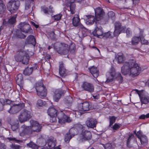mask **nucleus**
Wrapping results in <instances>:
<instances>
[{"mask_svg":"<svg viewBox=\"0 0 149 149\" xmlns=\"http://www.w3.org/2000/svg\"><path fill=\"white\" fill-rule=\"evenodd\" d=\"M27 145L28 146L33 149H37L38 148V146L32 141H31L29 143L27 144Z\"/></svg>","mask_w":149,"mask_h":149,"instance_id":"obj_39","label":"nucleus"},{"mask_svg":"<svg viewBox=\"0 0 149 149\" xmlns=\"http://www.w3.org/2000/svg\"><path fill=\"white\" fill-rule=\"evenodd\" d=\"M62 16V15L61 14L54 15V19L57 21H58L61 19Z\"/></svg>","mask_w":149,"mask_h":149,"instance_id":"obj_53","label":"nucleus"},{"mask_svg":"<svg viewBox=\"0 0 149 149\" xmlns=\"http://www.w3.org/2000/svg\"><path fill=\"white\" fill-rule=\"evenodd\" d=\"M140 140L141 144L143 145H146L148 142L147 138L144 135L140 138Z\"/></svg>","mask_w":149,"mask_h":149,"instance_id":"obj_34","label":"nucleus"},{"mask_svg":"<svg viewBox=\"0 0 149 149\" xmlns=\"http://www.w3.org/2000/svg\"><path fill=\"white\" fill-rule=\"evenodd\" d=\"M139 95L142 106L143 104H146L149 103V95L141 94L137 89L135 90Z\"/></svg>","mask_w":149,"mask_h":149,"instance_id":"obj_17","label":"nucleus"},{"mask_svg":"<svg viewBox=\"0 0 149 149\" xmlns=\"http://www.w3.org/2000/svg\"><path fill=\"white\" fill-rule=\"evenodd\" d=\"M30 57L29 54L25 51L20 52L15 56V61L17 62H22L24 64H27Z\"/></svg>","mask_w":149,"mask_h":149,"instance_id":"obj_3","label":"nucleus"},{"mask_svg":"<svg viewBox=\"0 0 149 149\" xmlns=\"http://www.w3.org/2000/svg\"><path fill=\"white\" fill-rule=\"evenodd\" d=\"M49 35L50 38L52 39H55L56 36V34H55L54 32L53 31H51L49 33Z\"/></svg>","mask_w":149,"mask_h":149,"instance_id":"obj_50","label":"nucleus"},{"mask_svg":"<svg viewBox=\"0 0 149 149\" xmlns=\"http://www.w3.org/2000/svg\"><path fill=\"white\" fill-rule=\"evenodd\" d=\"M59 73L61 76L64 77L66 75V69L65 68L61 69L59 70Z\"/></svg>","mask_w":149,"mask_h":149,"instance_id":"obj_47","label":"nucleus"},{"mask_svg":"<svg viewBox=\"0 0 149 149\" xmlns=\"http://www.w3.org/2000/svg\"><path fill=\"white\" fill-rule=\"evenodd\" d=\"M95 17L96 18L95 24L100 21L104 16L105 13L103 10L101 8L98 7L95 10Z\"/></svg>","mask_w":149,"mask_h":149,"instance_id":"obj_12","label":"nucleus"},{"mask_svg":"<svg viewBox=\"0 0 149 149\" xmlns=\"http://www.w3.org/2000/svg\"><path fill=\"white\" fill-rule=\"evenodd\" d=\"M61 45L60 47L56 49L58 53L62 55L67 54L69 52L68 45L66 44H63Z\"/></svg>","mask_w":149,"mask_h":149,"instance_id":"obj_19","label":"nucleus"},{"mask_svg":"<svg viewBox=\"0 0 149 149\" xmlns=\"http://www.w3.org/2000/svg\"><path fill=\"white\" fill-rule=\"evenodd\" d=\"M109 19V18L107 16H105L104 17L103 16V18L101 19L100 20H101L102 22L106 23L108 21Z\"/></svg>","mask_w":149,"mask_h":149,"instance_id":"obj_56","label":"nucleus"},{"mask_svg":"<svg viewBox=\"0 0 149 149\" xmlns=\"http://www.w3.org/2000/svg\"><path fill=\"white\" fill-rule=\"evenodd\" d=\"M134 137V136L133 134H131L129 136L127 140V146L128 148H130L132 147V145L130 144V141L131 139L133 138Z\"/></svg>","mask_w":149,"mask_h":149,"instance_id":"obj_33","label":"nucleus"},{"mask_svg":"<svg viewBox=\"0 0 149 149\" xmlns=\"http://www.w3.org/2000/svg\"><path fill=\"white\" fill-rule=\"evenodd\" d=\"M127 36L128 37L130 36L131 35V31L130 29L128 28L126 30Z\"/></svg>","mask_w":149,"mask_h":149,"instance_id":"obj_59","label":"nucleus"},{"mask_svg":"<svg viewBox=\"0 0 149 149\" xmlns=\"http://www.w3.org/2000/svg\"><path fill=\"white\" fill-rule=\"evenodd\" d=\"M20 3L18 0H11L7 3V9L12 13H15L18 9Z\"/></svg>","mask_w":149,"mask_h":149,"instance_id":"obj_7","label":"nucleus"},{"mask_svg":"<svg viewBox=\"0 0 149 149\" xmlns=\"http://www.w3.org/2000/svg\"><path fill=\"white\" fill-rule=\"evenodd\" d=\"M75 0H65V3L67 7L70 8L71 13L73 14L75 12V4L74 3Z\"/></svg>","mask_w":149,"mask_h":149,"instance_id":"obj_20","label":"nucleus"},{"mask_svg":"<svg viewBox=\"0 0 149 149\" xmlns=\"http://www.w3.org/2000/svg\"><path fill=\"white\" fill-rule=\"evenodd\" d=\"M110 74L111 77H109L107 78V80L105 81L106 83L111 82L114 79H117L120 83L123 82V77L122 76L121 74L119 72H116L115 70L113 67L111 68Z\"/></svg>","mask_w":149,"mask_h":149,"instance_id":"obj_2","label":"nucleus"},{"mask_svg":"<svg viewBox=\"0 0 149 149\" xmlns=\"http://www.w3.org/2000/svg\"><path fill=\"white\" fill-rule=\"evenodd\" d=\"M59 70H61V69L64 68V65L63 64V62H59Z\"/></svg>","mask_w":149,"mask_h":149,"instance_id":"obj_62","label":"nucleus"},{"mask_svg":"<svg viewBox=\"0 0 149 149\" xmlns=\"http://www.w3.org/2000/svg\"><path fill=\"white\" fill-rule=\"evenodd\" d=\"M72 24L74 26L78 27L84 30L85 31H87V29L80 22V19L77 15H75L72 19Z\"/></svg>","mask_w":149,"mask_h":149,"instance_id":"obj_16","label":"nucleus"},{"mask_svg":"<svg viewBox=\"0 0 149 149\" xmlns=\"http://www.w3.org/2000/svg\"><path fill=\"white\" fill-rule=\"evenodd\" d=\"M97 123L96 119L93 118H88L86 122V124L88 127L93 128L95 127Z\"/></svg>","mask_w":149,"mask_h":149,"instance_id":"obj_23","label":"nucleus"},{"mask_svg":"<svg viewBox=\"0 0 149 149\" xmlns=\"http://www.w3.org/2000/svg\"><path fill=\"white\" fill-rule=\"evenodd\" d=\"M32 30L30 25L26 23V25L23 26V28H22V29L21 31L25 33H31V31Z\"/></svg>","mask_w":149,"mask_h":149,"instance_id":"obj_32","label":"nucleus"},{"mask_svg":"<svg viewBox=\"0 0 149 149\" xmlns=\"http://www.w3.org/2000/svg\"><path fill=\"white\" fill-rule=\"evenodd\" d=\"M21 31L20 30H18L16 32V35L19 38H24L26 37V36L24 34H23L22 33Z\"/></svg>","mask_w":149,"mask_h":149,"instance_id":"obj_44","label":"nucleus"},{"mask_svg":"<svg viewBox=\"0 0 149 149\" xmlns=\"http://www.w3.org/2000/svg\"><path fill=\"white\" fill-rule=\"evenodd\" d=\"M36 89L37 95L41 98L46 96L47 90L42 81L38 82L36 84Z\"/></svg>","mask_w":149,"mask_h":149,"instance_id":"obj_6","label":"nucleus"},{"mask_svg":"<svg viewBox=\"0 0 149 149\" xmlns=\"http://www.w3.org/2000/svg\"><path fill=\"white\" fill-rule=\"evenodd\" d=\"M34 1V0H28L26 1L25 5L26 10H27L31 7V3L33 4Z\"/></svg>","mask_w":149,"mask_h":149,"instance_id":"obj_37","label":"nucleus"},{"mask_svg":"<svg viewBox=\"0 0 149 149\" xmlns=\"http://www.w3.org/2000/svg\"><path fill=\"white\" fill-rule=\"evenodd\" d=\"M44 103V102H43L42 100H39L37 102V105L40 107H42Z\"/></svg>","mask_w":149,"mask_h":149,"instance_id":"obj_54","label":"nucleus"},{"mask_svg":"<svg viewBox=\"0 0 149 149\" xmlns=\"http://www.w3.org/2000/svg\"><path fill=\"white\" fill-rule=\"evenodd\" d=\"M6 146L4 143H1L0 145V149H6Z\"/></svg>","mask_w":149,"mask_h":149,"instance_id":"obj_61","label":"nucleus"},{"mask_svg":"<svg viewBox=\"0 0 149 149\" xmlns=\"http://www.w3.org/2000/svg\"><path fill=\"white\" fill-rule=\"evenodd\" d=\"M116 60L118 63H122L123 61V57L122 56H119L118 55L116 57Z\"/></svg>","mask_w":149,"mask_h":149,"instance_id":"obj_45","label":"nucleus"},{"mask_svg":"<svg viewBox=\"0 0 149 149\" xmlns=\"http://www.w3.org/2000/svg\"><path fill=\"white\" fill-rule=\"evenodd\" d=\"M45 58L46 59H48L49 60L51 58V56L49 54H46L45 56Z\"/></svg>","mask_w":149,"mask_h":149,"instance_id":"obj_64","label":"nucleus"},{"mask_svg":"<svg viewBox=\"0 0 149 149\" xmlns=\"http://www.w3.org/2000/svg\"><path fill=\"white\" fill-rule=\"evenodd\" d=\"M90 72L95 78H97L99 75V71L97 67L92 66L88 68Z\"/></svg>","mask_w":149,"mask_h":149,"instance_id":"obj_26","label":"nucleus"},{"mask_svg":"<svg viewBox=\"0 0 149 149\" xmlns=\"http://www.w3.org/2000/svg\"><path fill=\"white\" fill-rule=\"evenodd\" d=\"M92 135L91 132L86 130L85 127L83 125V128L80 132L79 136L77 139L80 142H82L85 141H88L91 139Z\"/></svg>","mask_w":149,"mask_h":149,"instance_id":"obj_5","label":"nucleus"},{"mask_svg":"<svg viewBox=\"0 0 149 149\" xmlns=\"http://www.w3.org/2000/svg\"><path fill=\"white\" fill-rule=\"evenodd\" d=\"M36 69V68L33 67L26 68L23 71V74L25 75H29L31 74L33 70Z\"/></svg>","mask_w":149,"mask_h":149,"instance_id":"obj_31","label":"nucleus"},{"mask_svg":"<svg viewBox=\"0 0 149 149\" xmlns=\"http://www.w3.org/2000/svg\"><path fill=\"white\" fill-rule=\"evenodd\" d=\"M26 23L25 22L21 23L19 24V26L20 29V31L22 29V28H23V26L26 25Z\"/></svg>","mask_w":149,"mask_h":149,"instance_id":"obj_58","label":"nucleus"},{"mask_svg":"<svg viewBox=\"0 0 149 149\" xmlns=\"http://www.w3.org/2000/svg\"><path fill=\"white\" fill-rule=\"evenodd\" d=\"M112 127L113 130V131L115 132V130H117L120 128V126L117 123H116L112 126Z\"/></svg>","mask_w":149,"mask_h":149,"instance_id":"obj_48","label":"nucleus"},{"mask_svg":"<svg viewBox=\"0 0 149 149\" xmlns=\"http://www.w3.org/2000/svg\"><path fill=\"white\" fill-rule=\"evenodd\" d=\"M50 121L51 123L55 122L56 121V116H50Z\"/></svg>","mask_w":149,"mask_h":149,"instance_id":"obj_57","label":"nucleus"},{"mask_svg":"<svg viewBox=\"0 0 149 149\" xmlns=\"http://www.w3.org/2000/svg\"><path fill=\"white\" fill-rule=\"evenodd\" d=\"M140 38V40L141 41V43L142 44H147L148 43V41L144 39V36L143 35H141L139 36Z\"/></svg>","mask_w":149,"mask_h":149,"instance_id":"obj_46","label":"nucleus"},{"mask_svg":"<svg viewBox=\"0 0 149 149\" xmlns=\"http://www.w3.org/2000/svg\"><path fill=\"white\" fill-rule=\"evenodd\" d=\"M140 38L139 37L134 36L133 37L132 40V44L133 45H137L140 41Z\"/></svg>","mask_w":149,"mask_h":149,"instance_id":"obj_35","label":"nucleus"},{"mask_svg":"<svg viewBox=\"0 0 149 149\" xmlns=\"http://www.w3.org/2000/svg\"><path fill=\"white\" fill-rule=\"evenodd\" d=\"M68 49L69 51H70L72 53H74L75 49V44L74 43H72L69 45Z\"/></svg>","mask_w":149,"mask_h":149,"instance_id":"obj_41","label":"nucleus"},{"mask_svg":"<svg viewBox=\"0 0 149 149\" xmlns=\"http://www.w3.org/2000/svg\"><path fill=\"white\" fill-rule=\"evenodd\" d=\"M30 122L31 129L28 127L25 130V131L28 134H32L33 131L39 132L40 131L41 126L37 121L31 120H30Z\"/></svg>","mask_w":149,"mask_h":149,"instance_id":"obj_4","label":"nucleus"},{"mask_svg":"<svg viewBox=\"0 0 149 149\" xmlns=\"http://www.w3.org/2000/svg\"><path fill=\"white\" fill-rule=\"evenodd\" d=\"M53 7L50 6L49 8H48L45 6H42L41 7V12L43 13L46 15H52V13L54 12L53 10Z\"/></svg>","mask_w":149,"mask_h":149,"instance_id":"obj_24","label":"nucleus"},{"mask_svg":"<svg viewBox=\"0 0 149 149\" xmlns=\"http://www.w3.org/2000/svg\"><path fill=\"white\" fill-rule=\"evenodd\" d=\"M25 42L26 44H31L34 46H35L36 43V39L33 35L28 36Z\"/></svg>","mask_w":149,"mask_h":149,"instance_id":"obj_27","label":"nucleus"},{"mask_svg":"<svg viewBox=\"0 0 149 149\" xmlns=\"http://www.w3.org/2000/svg\"><path fill=\"white\" fill-rule=\"evenodd\" d=\"M16 82L17 84L21 87L22 86L23 83V77L22 74H19L17 76Z\"/></svg>","mask_w":149,"mask_h":149,"instance_id":"obj_30","label":"nucleus"},{"mask_svg":"<svg viewBox=\"0 0 149 149\" xmlns=\"http://www.w3.org/2000/svg\"><path fill=\"white\" fill-rule=\"evenodd\" d=\"M18 128L17 125H14L11 126V128L12 130L13 131L15 130Z\"/></svg>","mask_w":149,"mask_h":149,"instance_id":"obj_63","label":"nucleus"},{"mask_svg":"<svg viewBox=\"0 0 149 149\" xmlns=\"http://www.w3.org/2000/svg\"><path fill=\"white\" fill-rule=\"evenodd\" d=\"M105 149H113L111 143H107L104 146Z\"/></svg>","mask_w":149,"mask_h":149,"instance_id":"obj_55","label":"nucleus"},{"mask_svg":"<svg viewBox=\"0 0 149 149\" xmlns=\"http://www.w3.org/2000/svg\"><path fill=\"white\" fill-rule=\"evenodd\" d=\"M64 102L65 104L67 105H69L71 103L72 101L65 99L64 100Z\"/></svg>","mask_w":149,"mask_h":149,"instance_id":"obj_60","label":"nucleus"},{"mask_svg":"<svg viewBox=\"0 0 149 149\" xmlns=\"http://www.w3.org/2000/svg\"><path fill=\"white\" fill-rule=\"evenodd\" d=\"M85 16L87 17L86 23L88 25L93 24L96 21L95 17L94 16L92 15H86Z\"/></svg>","mask_w":149,"mask_h":149,"instance_id":"obj_28","label":"nucleus"},{"mask_svg":"<svg viewBox=\"0 0 149 149\" xmlns=\"http://www.w3.org/2000/svg\"><path fill=\"white\" fill-rule=\"evenodd\" d=\"M90 108L89 103L88 102L80 103L78 105V109L82 111H88L90 110Z\"/></svg>","mask_w":149,"mask_h":149,"instance_id":"obj_21","label":"nucleus"},{"mask_svg":"<svg viewBox=\"0 0 149 149\" xmlns=\"http://www.w3.org/2000/svg\"><path fill=\"white\" fill-rule=\"evenodd\" d=\"M32 117V114L30 111L24 109L19 115L18 119L21 123L26 121Z\"/></svg>","mask_w":149,"mask_h":149,"instance_id":"obj_8","label":"nucleus"},{"mask_svg":"<svg viewBox=\"0 0 149 149\" xmlns=\"http://www.w3.org/2000/svg\"><path fill=\"white\" fill-rule=\"evenodd\" d=\"M57 116L58 120L59 123L61 124L69 123L71 120L70 117L63 111L58 112Z\"/></svg>","mask_w":149,"mask_h":149,"instance_id":"obj_9","label":"nucleus"},{"mask_svg":"<svg viewBox=\"0 0 149 149\" xmlns=\"http://www.w3.org/2000/svg\"><path fill=\"white\" fill-rule=\"evenodd\" d=\"M57 111L53 107H50L47 110L48 115L50 116H57Z\"/></svg>","mask_w":149,"mask_h":149,"instance_id":"obj_29","label":"nucleus"},{"mask_svg":"<svg viewBox=\"0 0 149 149\" xmlns=\"http://www.w3.org/2000/svg\"><path fill=\"white\" fill-rule=\"evenodd\" d=\"M135 132V134L136 136L139 139H140L142 136L144 135L143 134L142 132L140 130L137 132V133H136Z\"/></svg>","mask_w":149,"mask_h":149,"instance_id":"obj_49","label":"nucleus"},{"mask_svg":"<svg viewBox=\"0 0 149 149\" xmlns=\"http://www.w3.org/2000/svg\"><path fill=\"white\" fill-rule=\"evenodd\" d=\"M81 88L83 91H86L92 93L94 91V86L91 83L86 81L83 82Z\"/></svg>","mask_w":149,"mask_h":149,"instance_id":"obj_14","label":"nucleus"},{"mask_svg":"<svg viewBox=\"0 0 149 149\" xmlns=\"http://www.w3.org/2000/svg\"><path fill=\"white\" fill-rule=\"evenodd\" d=\"M96 24V27L95 30L93 31L92 33L94 36L97 37L101 38L102 37L103 32L102 31V28L100 26V22H98L97 24Z\"/></svg>","mask_w":149,"mask_h":149,"instance_id":"obj_15","label":"nucleus"},{"mask_svg":"<svg viewBox=\"0 0 149 149\" xmlns=\"http://www.w3.org/2000/svg\"><path fill=\"white\" fill-rule=\"evenodd\" d=\"M149 118V113H148L146 115L142 114L139 117V118L141 119H144L146 118Z\"/></svg>","mask_w":149,"mask_h":149,"instance_id":"obj_51","label":"nucleus"},{"mask_svg":"<svg viewBox=\"0 0 149 149\" xmlns=\"http://www.w3.org/2000/svg\"><path fill=\"white\" fill-rule=\"evenodd\" d=\"M115 29L113 32L114 36H118L122 32H124L126 27L122 26L121 24L119 22H116L114 23Z\"/></svg>","mask_w":149,"mask_h":149,"instance_id":"obj_10","label":"nucleus"},{"mask_svg":"<svg viewBox=\"0 0 149 149\" xmlns=\"http://www.w3.org/2000/svg\"><path fill=\"white\" fill-rule=\"evenodd\" d=\"M5 10V6L2 3L1 0H0V14L3 12Z\"/></svg>","mask_w":149,"mask_h":149,"instance_id":"obj_43","label":"nucleus"},{"mask_svg":"<svg viewBox=\"0 0 149 149\" xmlns=\"http://www.w3.org/2000/svg\"><path fill=\"white\" fill-rule=\"evenodd\" d=\"M24 107V103H20L18 104H14L8 110V113L10 114H14L18 113Z\"/></svg>","mask_w":149,"mask_h":149,"instance_id":"obj_11","label":"nucleus"},{"mask_svg":"<svg viewBox=\"0 0 149 149\" xmlns=\"http://www.w3.org/2000/svg\"><path fill=\"white\" fill-rule=\"evenodd\" d=\"M66 91L61 89H58L55 90L54 92V100L55 102H58L61 96L63 95Z\"/></svg>","mask_w":149,"mask_h":149,"instance_id":"obj_18","label":"nucleus"},{"mask_svg":"<svg viewBox=\"0 0 149 149\" xmlns=\"http://www.w3.org/2000/svg\"><path fill=\"white\" fill-rule=\"evenodd\" d=\"M116 118H117L114 116H110L109 117V127H111L112 125L115 122Z\"/></svg>","mask_w":149,"mask_h":149,"instance_id":"obj_38","label":"nucleus"},{"mask_svg":"<svg viewBox=\"0 0 149 149\" xmlns=\"http://www.w3.org/2000/svg\"><path fill=\"white\" fill-rule=\"evenodd\" d=\"M113 21H114L115 19V13L112 11L109 12L108 13V16Z\"/></svg>","mask_w":149,"mask_h":149,"instance_id":"obj_42","label":"nucleus"},{"mask_svg":"<svg viewBox=\"0 0 149 149\" xmlns=\"http://www.w3.org/2000/svg\"><path fill=\"white\" fill-rule=\"evenodd\" d=\"M112 32L110 31H108L104 33H103L102 37L104 38L105 39H107L108 38H113V36L112 35Z\"/></svg>","mask_w":149,"mask_h":149,"instance_id":"obj_40","label":"nucleus"},{"mask_svg":"<svg viewBox=\"0 0 149 149\" xmlns=\"http://www.w3.org/2000/svg\"><path fill=\"white\" fill-rule=\"evenodd\" d=\"M73 137L68 132L65 135L64 140L66 143H68L71 138Z\"/></svg>","mask_w":149,"mask_h":149,"instance_id":"obj_36","label":"nucleus"},{"mask_svg":"<svg viewBox=\"0 0 149 149\" xmlns=\"http://www.w3.org/2000/svg\"><path fill=\"white\" fill-rule=\"evenodd\" d=\"M16 15H15L9 19L7 21L4 20L2 23L3 25L4 26H9L10 25L13 24L16 22Z\"/></svg>","mask_w":149,"mask_h":149,"instance_id":"obj_25","label":"nucleus"},{"mask_svg":"<svg viewBox=\"0 0 149 149\" xmlns=\"http://www.w3.org/2000/svg\"><path fill=\"white\" fill-rule=\"evenodd\" d=\"M10 146L13 149H20L21 148L19 145L13 144L10 145Z\"/></svg>","mask_w":149,"mask_h":149,"instance_id":"obj_52","label":"nucleus"},{"mask_svg":"<svg viewBox=\"0 0 149 149\" xmlns=\"http://www.w3.org/2000/svg\"><path fill=\"white\" fill-rule=\"evenodd\" d=\"M83 128V125L79 124L75 125L74 127L71 128L68 132L74 137L77 135L79 132H80L81 130Z\"/></svg>","mask_w":149,"mask_h":149,"instance_id":"obj_13","label":"nucleus"},{"mask_svg":"<svg viewBox=\"0 0 149 149\" xmlns=\"http://www.w3.org/2000/svg\"><path fill=\"white\" fill-rule=\"evenodd\" d=\"M46 143L48 147L51 148H54L56 146L57 144L56 139L52 136L49 137L47 139Z\"/></svg>","mask_w":149,"mask_h":149,"instance_id":"obj_22","label":"nucleus"},{"mask_svg":"<svg viewBox=\"0 0 149 149\" xmlns=\"http://www.w3.org/2000/svg\"><path fill=\"white\" fill-rule=\"evenodd\" d=\"M140 70L141 68L134 59L130 60L128 62H125L121 69V72L123 75H125L129 73L130 75L131 76L138 75Z\"/></svg>","mask_w":149,"mask_h":149,"instance_id":"obj_1","label":"nucleus"}]
</instances>
